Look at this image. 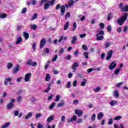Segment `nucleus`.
<instances>
[{"label":"nucleus","mask_w":128,"mask_h":128,"mask_svg":"<svg viewBox=\"0 0 128 128\" xmlns=\"http://www.w3.org/2000/svg\"><path fill=\"white\" fill-rule=\"evenodd\" d=\"M120 72V69L118 68L114 71V74H118V73Z\"/></svg>","instance_id":"4d7b16f0"},{"label":"nucleus","mask_w":128,"mask_h":128,"mask_svg":"<svg viewBox=\"0 0 128 128\" xmlns=\"http://www.w3.org/2000/svg\"><path fill=\"white\" fill-rule=\"evenodd\" d=\"M12 82V78H5L4 82V86H8V82Z\"/></svg>","instance_id":"dca6fc26"},{"label":"nucleus","mask_w":128,"mask_h":128,"mask_svg":"<svg viewBox=\"0 0 128 128\" xmlns=\"http://www.w3.org/2000/svg\"><path fill=\"white\" fill-rule=\"evenodd\" d=\"M12 66H14V64H12V62H10L7 64L8 70H10V68H12Z\"/></svg>","instance_id":"aec40b11"},{"label":"nucleus","mask_w":128,"mask_h":128,"mask_svg":"<svg viewBox=\"0 0 128 128\" xmlns=\"http://www.w3.org/2000/svg\"><path fill=\"white\" fill-rule=\"evenodd\" d=\"M38 128H44V126L40 123H38L37 124Z\"/></svg>","instance_id":"bf43d9fd"},{"label":"nucleus","mask_w":128,"mask_h":128,"mask_svg":"<svg viewBox=\"0 0 128 128\" xmlns=\"http://www.w3.org/2000/svg\"><path fill=\"white\" fill-rule=\"evenodd\" d=\"M93 90L95 92H98L100 90V87H97L96 88H94Z\"/></svg>","instance_id":"37998d69"},{"label":"nucleus","mask_w":128,"mask_h":128,"mask_svg":"<svg viewBox=\"0 0 128 128\" xmlns=\"http://www.w3.org/2000/svg\"><path fill=\"white\" fill-rule=\"evenodd\" d=\"M68 26H70V22H67L64 26V30H67L68 28Z\"/></svg>","instance_id":"b1692460"},{"label":"nucleus","mask_w":128,"mask_h":128,"mask_svg":"<svg viewBox=\"0 0 128 128\" xmlns=\"http://www.w3.org/2000/svg\"><path fill=\"white\" fill-rule=\"evenodd\" d=\"M100 26L101 30H104V23H100Z\"/></svg>","instance_id":"13d9d810"},{"label":"nucleus","mask_w":128,"mask_h":128,"mask_svg":"<svg viewBox=\"0 0 128 128\" xmlns=\"http://www.w3.org/2000/svg\"><path fill=\"white\" fill-rule=\"evenodd\" d=\"M26 12H28V9L26 8H24L22 9V14H26Z\"/></svg>","instance_id":"8fccbe9b"},{"label":"nucleus","mask_w":128,"mask_h":128,"mask_svg":"<svg viewBox=\"0 0 128 128\" xmlns=\"http://www.w3.org/2000/svg\"><path fill=\"white\" fill-rule=\"evenodd\" d=\"M94 70H96V69L90 68L87 70V72L88 74H90V72H94Z\"/></svg>","instance_id":"de8ad7c7"},{"label":"nucleus","mask_w":128,"mask_h":128,"mask_svg":"<svg viewBox=\"0 0 128 128\" xmlns=\"http://www.w3.org/2000/svg\"><path fill=\"white\" fill-rule=\"evenodd\" d=\"M78 66H80V64H78V62H74L72 64V68L73 70V72H76L78 70Z\"/></svg>","instance_id":"7ed1b4c3"},{"label":"nucleus","mask_w":128,"mask_h":128,"mask_svg":"<svg viewBox=\"0 0 128 128\" xmlns=\"http://www.w3.org/2000/svg\"><path fill=\"white\" fill-rule=\"evenodd\" d=\"M72 28H73L72 29V32H74V30H76V22H74L73 24Z\"/></svg>","instance_id":"473e14b6"},{"label":"nucleus","mask_w":128,"mask_h":128,"mask_svg":"<svg viewBox=\"0 0 128 128\" xmlns=\"http://www.w3.org/2000/svg\"><path fill=\"white\" fill-rule=\"evenodd\" d=\"M107 30L108 32H110L112 30V26L109 25L108 26Z\"/></svg>","instance_id":"680f3d73"},{"label":"nucleus","mask_w":128,"mask_h":128,"mask_svg":"<svg viewBox=\"0 0 128 128\" xmlns=\"http://www.w3.org/2000/svg\"><path fill=\"white\" fill-rule=\"evenodd\" d=\"M14 116H18V111L16 110L14 111Z\"/></svg>","instance_id":"338daca9"},{"label":"nucleus","mask_w":128,"mask_h":128,"mask_svg":"<svg viewBox=\"0 0 128 128\" xmlns=\"http://www.w3.org/2000/svg\"><path fill=\"white\" fill-rule=\"evenodd\" d=\"M38 18V14L35 13L32 16V20H36V18Z\"/></svg>","instance_id":"0e129e2a"},{"label":"nucleus","mask_w":128,"mask_h":128,"mask_svg":"<svg viewBox=\"0 0 128 128\" xmlns=\"http://www.w3.org/2000/svg\"><path fill=\"white\" fill-rule=\"evenodd\" d=\"M114 96H116V98H118L120 96V94H118V90H115L114 92Z\"/></svg>","instance_id":"cd10ccee"},{"label":"nucleus","mask_w":128,"mask_h":128,"mask_svg":"<svg viewBox=\"0 0 128 128\" xmlns=\"http://www.w3.org/2000/svg\"><path fill=\"white\" fill-rule=\"evenodd\" d=\"M55 106H56V102H52L50 106L49 107V110H52V108H54Z\"/></svg>","instance_id":"72a5a7b5"},{"label":"nucleus","mask_w":128,"mask_h":128,"mask_svg":"<svg viewBox=\"0 0 128 128\" xmlns=\"http://www.w3.org/2000/svg\"><path fill=\"white\" fill-rule=\"evenodd\" d=\"M96 40H104V36H100V35H96Z\"/></svg>","instance_id":"5701e85b"},{"label":"nucleus","mask_w":128,"mask_h":128,"mask_svg":"<svg viewBox=\"0 0 128 128\" xmlns=\"http://www.w3.org/2000/svg\"><path fill=\"white\" fill-rule=\"evenodd\" d=\"M44 2H48V0H41V2L40 4V6H42V4H44Z\"/></svg>","instance_id":"ea45409f"},{"label":"nucleus","mask_w":128,"mask_h":128,"mask_svg":"<svg viewBox=\"0 0 128 128\" xmlns=\"http://www.w3.org/2000/svg\"><path fill=\"white\" fill-rule=\"evenodd\" d=\"M122 12H128V6H126L121 9Z\"/></svg>","instance_id":"7c9ffc66"},{"label":"nucleus","mask_w":128,"mask_h":128,"mask_svg":"<svg viewBox=\"0 0 128 128\" xmlns=\"http://www.w3.org/2000/svg\"><path fill=\"white\" fill-rule=\"evenodd\" d=\"M112 50H110V52H108V56L106 58V60H110V58H112Z\"/></svg>","instance_id":"6e6552de"},{"label":"nucleus","mask_w":128,"mask_h":128,"mask_svg":"<svg viewBox=\"0 0 128 128\" xmlns=\"http://www.w3.org/2000/svg\"><path fill=\"white\" fill-rule=\"evenodd\" d=\"M108 124L110 125V124H114V120H112V118H110L109 119V121L108 122Z\"/></svg>","instance_id":"3c124183"},{"label":"nucleus","mask_w":128,"mask_h":128,"mask_svg":"<svg viewBox=\"0 0 128 128\" xmlns=\"http://www.w3.org/2000/svg\"><path fill=\"white\" fill-rule=\"evenodd\" d=\"M82 48L84 50H88V46H86V45H83L82 46Z\"/></svg>","instance_id":"052dcab7"},{"label":"nucleus","mask_w":128,"mask_h":128,"mask_svg":"<svg viewBox=\"0 0 128 128\" xmlns=\"http://www.w3.org/2000/svg\"><path fill=\"white\" fill-rule=\"evenodd\" d=\"M6 106L8 110H12V108H14V104L13 103H8Z\"/></svg>","instance_id":"f8f14e48"},{"label":"nucleus","mask_w":128,"mask_h":128,"mask_svg":"<svg viewBox=\"0 0 128 128\" xmlns=\"http://www.w3.org/2000/svg\"><path fill=\"white\" fill-rule=\"evenodd\" d=\"M32 112H28L27 115L25 116V120H28L30 118H32Z\"/></svg>","instance_id":"c756f323"},{"label":"nucleus","mask_w":128,"mask_h":128,"mask_svg":"<svg viewBox=\"0 0 128 128\" xmlns=\"http://www.w3.org/2000/svg\"><path fill=\"white\" fill-rule=\"evenodd\" d=\"M78 118V117L76 115H74L71 118V121L72 122H76V119Z\"/></svg>","instance_id":"f704fd0d"},{"label":"nucleus","mask_w":128,"mask_h":128,"mask_svg":"<svg viewBox=\"0 0 128 128\" xmlns=\"http://www.w3.org/2000/svg\"><path fill=\"white\" fill-rule=\"evenodd\" d=\"M46 82H50V74H46L45 76Z\"/></svg>","instance_id":"412c9836"},{"label":"nucleus","mask_w":128,"mask_h":128,"mask_svg":"<svg viewBox=\"0 0 128 128\" xmlns=\"http://www.w3.org/2000/svg\"><path fill=\"white\" fill-rule=\"evenodd\" d=\"M46 54H50V49L48 48H44L42 51V54L44 56H46Z\"/></svg>","instance_id":"1a4fd4ad"},{"label":"nucleus","mask_w":128,"mask_h":128,"mask_svg":"<svg viewBox=\"0 0 128 128\" xmlns=\"http://www.w3.org/2000/svg\"><path fill=\"white\" fill-rule=\"evenodd\" d=\"M20 70V65H17L15 68L12 69L13 74H18V72Z\"/></svg>","instance_id":"9d476101"},{"label":"nucleus","mask_w":128,"mask_h":128,"mask_svg":"<svg viewBox=\"0 0 128 128\" xmlns=\"http://www.w3.org/2000/svg\"><path fill=\"white\" fill-rule=\"evenodd\" d=\"M86 82H88V80L86 78H84V81L81 82V86H86Z\"/></svg>","instance_id":"c85d7f7f"},{"label":"nucleus","mask_w":128,"mask_h":128,"mask_svg":"<svg viewBox=\"0 0 128 128\" xmlns=\"http://www.w3.org/2000/svg\"><path fill=\"white\" fill-rule=\"evenodd\" d=\"M122 116H118L114 118V120H121L122 118Z\"/></svg>","instance_id":"79ce46f5"},{"label":"nucleus","mask_w":128,"mask_h":128,"mask_svg":"<svg viewBox=\"0 0 128 128\" xmlns=\"http://www.w3.org/2000/svg\"><path fill=\"white\" fill-rule=\"evenodd\" d=\"M102 118H104V113L102 112H99L98 114V120H100Z\"/></svg>","instance_id":"2eb2a0df"},{"label":"nucleus","mask_w":128,"mask_h":128,"mask_svg":"<svg viewBox=\"0 0 128 128\" xmlns=\"http://www.w3.org/2000/svg\"><path fill=\"white\" fill-rule=\"evenodd\" d=\"M38 29V25L33 24L32 25V30H36Z\"/></svg>","instance_id":"e2e57ef3"},{"label":"nucleus","mask_w":128,"mask_h":128,"mask_svg":"<svg viewBox=\"0 0 128 128\" xmlns=\"http://www.w3.org/2000/svg\"><path fill=\"white\" fill-rule=\"evenodd\" d=\"M54 118V116H51L47 119V122H50Z\"/></svg>","instance_id":"a878e982"},{"label":"nucleus","mask_w":128,"mask_h":128,"mask_svg":"<svg viewBox=\"0 0 128 128\" xmlns=\"http://www.w3.org/2000/svg\"><path fill=\"white\" fill-rule=\"evenodd\" d=\"M116 68V61H113L109 66V70H112Z\"/></svg>","instance_id":"20e7f679"},{"label":"nucleus","mask_w":128,"mask_h":128,"mask_svg":"<svg viewBox=\"0 0 128 128\" xmlns=\"http://www.w3.org/2000/svg\"><path fill=\"white\" fill-rule=\"evenodd\" d=\"M50 6V4L48 3H46L44 6V10H46Z\"/></svg>","instance_id":"a19ab883"},{"label":"nucleus","mask_w":128,"mask_h":128,"mask_svg":"<svg viewBox=\"0 0 128 128\" xmlns=\"http://www.w3.org/2000/svg\"><path fill=\"white\" fill-rule=\"evenodd\" d=\"M66 104V102H60L58 104V108H60L62 106H64Z\"/></svg>","instance_id":"2f4dec72"},{"label":"nucleus","mask_w":128,"mask_h":128,"mask_svg":"<svg viewBox=\"0 0 128 128\" xmlns=\"http://www.w3.org/2000/svg\"><path fill=\"white\" fill-rule=\"evenodd\" d=\"M66 88H72V82H68L66 85Z\"/></svg>","instance_id":"bb28decb"},{"label":"nucleus","mask_w":128,"mask_h":128,"mask_svg":"<svg viewBox=\"0 0 128 128\" xmlns=\"http://www.w3.org/2000/svg\"><path fill=\"white\" fill-rule=\"evenodd\" d=\"M84 56H85V58L88 60V52H84Z\"/></svg>","instance_id":"09e8293b"},{"label":"nucleus","mask_w":128,"mask_h":128,"mask_svg":"<svg viewBox=\"0 0 128 128\" xmlns=\"http://www.w3.org/2000/svg\"><path fill=\"white\" fill-rule=\"evenodd\" d=\"M46 38H42L40 42V48H44L46 43Z\"/></svg>","instance_id":"0eeeda50"},{"label":"nucleus","mask_w":128,"mask_h":128,"mask_svg":"<svg viewBox=\"0 0 128 128\" xmlns=\"http://www.w3.org/2000/svg\"><path fill=\"white\" fill-rule=\"evenodd\" d=\"M104 34V32L102 30H98L96 36H103Z\"/></svg>","instance_id":"f3484780"},{"label":"nucleus","mask_w":128,"mask_h":128,"mask_svg":"<svg viewBox=\"0 0 128 128\" xmlns=\"http://www.w3.org/2000/svg\"><path fill=\"white\" fill-rule=\"evenodd\" d=\"M128 14L126 12H125L123 14V16L120 17L118 21L117 22L118 24L120 26H122L124 24V23L126 20H128Z\"/></svg>","instance_id":"f257e3e1"},{"label":"nucleus","mask_w":128,"mask_h":128,"mask_svg":"<svg viewBox=\"0 0 128 128\" xmlns=\"http://www.w3.org/2000/svg\"><path fill=\"white\" fill-rule=\"evenodd\" d=\"M112 43L110 42H106L104 43V48H108L110 46H112Z\"/></svg>","instance_id":"9b49d317"},{"label":"nucleus","mask_w":128,"mask_h":128,"mask_svg":"<svg viewBox=\"0 0 128 128\" xmlns=\"http://www.w3.org/2000/svg\"><path fill=\"white\" fill-rule=\"evenodd\" d=\"M124 84V82H119V83H117L116 84V88H120V86H122V84Z\"/></svg>","instance_id":"864d4df0"},{"label":"nucleus","mask_w":128,"mask_h":128,"mask_svg":"<svg viewBox=\"0 0 128 128\" xmlns=\"http://www.w3.org/2000/svg\"><path fill=\"white\" fill-rule=\"evenodd\" d=\"M60 8V12H61V16H63L64 14V12H66V6H60V4H58L56 7V10H58Z\"/></svg>","instance_id":"f03ea898"},{"label":"nucleus","mask_w":128,"mask_h":128,"mask_svg":"<svg viewBox=\"0 0 128 128\" xmlns=\"http://www.w3.org/2000/svg\"><path fill=\"white\" fill-rule=\"evenodd\" d=\"M22 96H18L17 97V102H22Z\"/></svg>","instance_id":"603ef678"},{"label":"nucleus","mask_w":128,"mask_h":128,"mask_svg":"<svg viewBox=\"0 0 128 128\" xmlns=\"http://www.w3.org/2000/svg\"><path fill=\"white\" fill-rule=\"evenodd\" d=\"M60 94L56 95L55 102H60Z\"/></svg>","instance_id":"e433bc0d"},{"label":"nucleus","mask_w":128,"mask_h":128,"mask_svg":"<svg viewBox=\"0 0 128 128\" xmlns=\"http://www.w3.org/2000/svg\"><path fill=\"white\" fill-rule=\"evenodd\" d=\"M22 36L26 40H28V38H30V34L28 32H23Z\"/></svg>","instance_id":"ddd939ff"},{"label":"nucleus","mask_w":128,"mask_h":128,"mask_svg":"<svg viewBox=\"0 0 128 128\" xmlns=\"http://www.w3.org/2000/svg\"><path fill=\"white\" fill-rule=\"evenodd\" d=\"M22 38L20 36L17 38V40L16 42V44H22Z\"/></svg>","instance_id":"4468645a"},{"label":"nucleus","mask_w":128,"mask_h":128,"mask_svg":"<svg viewBox=\"0 0 128 128\" xmlns=\"http://www.w3.org/2000/svg\"><path fill=\"white\" fill-rule=\"evenodd\" d=\"M58 54H56L52 58V62H56V60H58Z\"/></svg>","instance_id":"58836bf2"},{"label":"nucleus","mask_w":128,"mask_h":128,"mask_svg":"<svg viewBox=\"0 0 128 128\" xmlns=\"http://www.w3.org/2000/svg\"><path fill=\"white\" fill-rule=\"evenodd\" d=\"M110 18H112V13H109L108 16V20H110Z\"/></svg>","instance_id":"4c0bfd02"},{"label":"nucleus","mask_w":128,"mask_h":128,"mask_svg":"<svg viewBox=\"0 0 128 128\" xmlns=\"http://www.w3.org/2000/svg\"><path fill=\"white\" fill-rule=\"evenodd\" d=\"M62 40H68V37H66V36L64 37V36H61L58 40V42H60V43L62 42Z\"/></svg>","instance_id":"a211bd4d"},{"label":"nucleus","mask_w":128,"mask_h":128,"mask_svg":"<svg viewBox=\"0 0 128 128\" xmlns=\"http://www.w3.org/2000/svg\"><path fill=\"white\" fill-rule=\"evenodd\" d=\"M30 76H32V73H27L26 74L24 79L25 82H30Z\"/></svg>","instance_id":"39448f33"},{"label":"nucleus","mask_w":128,"mask_h":128,"mask_svg":"<svg viewBox=\"0 0 128 128\" xmlns=\"http://www.w3.org/2000/svg\"><path fill=\"white\" fill-rule=\"evenodd\" d=\"M91 120L92 122H94L96 120V114H94L91 116Z\"/></svg>","instance_id":"c03bdc74"},{"label":"nucleus","mask_w":128,"mask_h":128,"mask_svg":"<svg viewBox=\"0 0 128 128\" xmlns=\"http://www.w3.org/2000/svg\"><path fill=\"white\" fill-rule=\"evenodd\" d=\"M77 85H78V80H75L72 83V86H73L76 87V86Z\"/></svg>","instance_id":"6e6d98bb"},{"label":"nucleus","mask_w":128,"mask_h":128,"mask_svg":"<svg viewBox=\"0 0 128 128\" xmlns=\"http://www.w3.org/2000/svg\"><path fill=\"white\" fill-rule=\"evenodd\" d=\"M86 34H83L80 35V38H86Z\"/></svg>","instance_id":"5fc2aeb1"},{"label":"nucleus","mask_w":128,"mask_h":128,"mask_svg":"<svg viewBox=\"0 0 128 128\" xmlns=\"http://www.w3.org/2000/svg\"><path fill=\"white\" fill-rule=\"evenodd\" d=\"M42 114L40 113H38L36 114V120H38V118H40Z\"/></svg>","instance_id":"a18cd8bd"},{"label":"nucleus","mask_w":128,"mask_h":128,"mask_svg":"<svg viewBox=\"0 0 128 128\" xmlns=\"http://www.w3.org/2000/svg\"><path fill=\"white\" fill-rule=\"evenodd\" d=\"M78 104V100H75L73 101V104Z\"/></svg>","instance_id":"774afa93"},{"label":"nucleus","mask_w":128,"mask_h":128,"mask_svg":"<svg viewBox=\"0 0 128 128\" xmlns=\"http://www.w3.org/2000/svg\"><path fill=\"white\" fill-rule=\"evenodd\" d=\"M8 16L6 14H0V18H6Z\"/></svg>","instance_id":"c9c22d12"},{"label":"nucleus","mask_w":128,"mask_h":128,"mask_svg":"<svg viewBox=\"0 0 128 128\" xmlns=\"http://www.w3.org/2000/svg\"><path fill=\"white\" fill-rule=\"evenodd\" d=\"M110 106H114L115 104H118V101H116V100H112V101L110 102Z\"/></svg>","instance_id":"6ab92c4d"},{"label":"nucleus","mask_w":128,"mask_h":128,"mask_svg":"<svg viewBox=\"0 0 128 128\" xmlns=\"http://www.w3.org/2000/svg\"><path fill=\"white\" fill-rule=\"evenodd\" d=\"M74 56H78V54H80V52H78V50H76L74 53L73 54Z\"/></svg>","instance_id":"69168bd1"},{"label":"nucleus","mask_w":128,"mask_h":128,"mask_svg":"<svg viewBox=\"0 0 128 128\" xmlns=\"http://www.w3.org/2000/svg\"><path fill=\"white\" fill-rule=\"evenodd\" d=\"M27 64L28 66H32V59L29 60L27 62Z\"/></svg>","instance_id":"49530a36"},{"label":"nucleus","mask_w":128,"mask_h":128,"mask_svg":"<svg viewBox=\"0 0 128 128\" xmlns=\"http://www.w3.org/2000/svg\"><path fill=\"white\" fill-rule=\"evenodd\" d=\"M74 1H73L72 0H69L68 2V4L69 8L72 6H74Z\"/></svg>","instance_id":"393cba45"},{"label":"nucleus","mask_w":128,"mask_h":128,"mask_svg":"<svg viewBox=\"0 0 128 128\" xmlns=\"http://www.w3.org/2000/svg\"><path fill=\"white\" fill-rule=\"evenodd\" d=\"M10 124V122H7L5 123L4 124L2 125L0 127V128H6Z\"/></svg>","instance_id":"4be33fe9"},{"label":"nucleus","mask_w":128,"mask_h":128,"mask_svg":"<svg viewBox=\"0 0 128 128\" xmlns=\"http://www.w3.org/2000/svg\"><path fill=\"white\" fill-rule=\"evenodd\" d=\"M75 114H78L79 118H80V116H82V114H84V112L80 109H76L75 111Z\"/></svg>","instance_id":"423d86ee"}]
</instances>
